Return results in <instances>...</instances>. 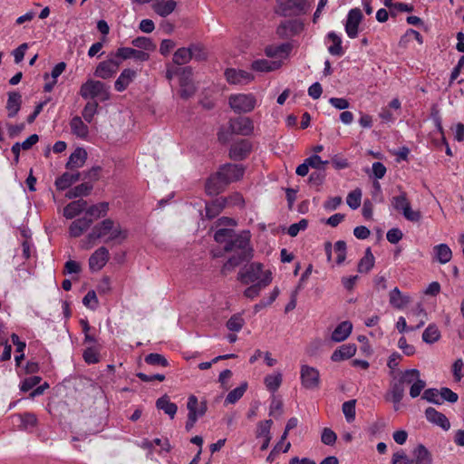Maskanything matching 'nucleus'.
I'll return each mask as SVG.
<instances>
[{
	"instance_id": "1",
	"label": "nucleus",
	"mask_w": 464,
	"mask_h": 464,
	"mask_svg": "<svg viewBox=\"0 0 464 464\" xmlns=\"http://www.w3.org/2000/svg\"><path fill=\"white\" fill-rule=\"evenodd\" d=\"M250 238L251 234L248 230H243L237 234L235 232L230 242L224 246L226 252H233L234 254L223 265L221 268L223 276L231 273L237 266L253 257L254 249L250 246Z\"/></svg>"
},
{
	"instance_id": "2",
	"label": "nucleus",
	"mask_w": 464,
	"mask_h": 464,
	"mask_svg": "<svg viewBox=\"0 0 464 464\" xmlns=\"http://www.w3.org/2000/svg\"><path fill=\"white\" fill-rule=\"evenodd\" d=\"M80 95L83 99L98 98L101 102H104L110 99L109 86L101 81L88 80L82 84Z\"/></svg>"
},
{
	"instance_id": "3",
	"label": "nucleus",
	"mask_w": 464,
	"mask_h": 464,
	"mask_svg": "<svg viewBox=\"0 0 464 464\" xmlns=\"http://www.w3.org/2000/svg\"><path fill=\"white\" fill-rule=\"evenodd\" d=\"M228 104L236 113H247L256 105V98L252 93H237L228 97Z\"/></svg>"
},
{
	"instance_id": "4",
	"label": "nucleus",
	"mask_w": 464,
	"mask_h": 464,
	"mask_svg": "<svg viewBox=\"0 0 464 464\" xmlns=\"http://www.w3.org/2000/svg\"><path fill=\"white\" fill-rule=\"evenodd\" d=\"M263 268L264 266L261 263H251L239 271L237 279L245 285L257 283L264 279L266 273L269 272L268 270L264 271Z\"/></svg>"
},
{
	"instance_id": "5",
	"label": "nucleus",
	"mask_w": 464,
	"mask_h": 464,
	"mask_svg": "<svg viewBox=\"0 0 464 464\" xmlns=\"http://www.w3.org/2000/svg\"><path fill=\"white\" fill-rule=\"evenodd\" d=\"M300 378L303 387L307 390H316L320 386V373L314 367L302 365Z\"/></svg>"
},
{
	"instance_id": "6",
	"label": "nucleus",
	"mask_w": 464,
	"mask_h": 464,
	"mask_svg": "<svg viewBox=\"0 0 464 464\" xmlns=\"http://www.w3.org/2000/svg\"><path fill=\"white\" fill-rule=\"evenodd\" d=\"M277 4L278 12L285 16L306 13L309 7L307 0H277Z\"/></svg>"
},
{
	"instance_id": "7",
	"label": "nucleus",
	"mask_w": 464,
	"mask_h": 464,
	"mask_svg": "<svg viewBox=\"0 0 464 464\" xmlns=\"http://www.w3.org/2000/svg\"><path fill=\"white\" fill-rule=\"evenodd\" d=\"M121 63V60H119V58L116 57V53H114L106 61L101 62L98 64L94 75L102 79H109L116 73Z\"/></svg>"
},
{
	"instance_id": "8",
	"label": "nucleus",
	"mask_w": 464,
	"mask_h": 464,
	"mask_svg": "<svg viewBox=\"0 0 464 464\" xmlns=\"http://www.w3.org/2000/svg\"><path fill=\"white\" fill-rule=\"evenodd\" d=\"M228 128L232 134L249 136L254 131V122L248 117L230 119Z\"/></svg>"
},
{
	"instance_id": "9",
	"label": "nucleus",
	"mask_w": 464,
	"mask_h": 464,
	"mask_svg": "<svg viewBox=\"0 0 464 464\" xmlns=\"http://www.w3.org/2000/svg\"><path fill=\"white\" fill-rule=\"evenodd\" d=\"M218 172L220 174L226 184L228 185L231 182H235L242 179L245 173V169L242 165L227 163L222 165Z\"/></svg>"
},
{
	"instance_id": "10",
	"label": "nucleus",
	"mask_w": 464,
	"mask_h": 464,
	"mask_svg": "<svg viewBox=\"0 0 464 464\" xmlns=\"http://www.w3.org/2000/svg\"><path fill=\"white\" fill-rule=\"evenodd\" d=\"M112 229V219L106 218L102 220V222L96 224L92 229V232L88 235L87 240L90 245L84 246L85 248H90L92 246V242L103 238L106 236H109L111 233V230Z\"/></svg>"
},
{
	"instance_id": "11",
	"label": "nucleus",
	"mask_w": 464,
	"mask_h": 464,
	"mask_svg": "<svg viewBox=\"0 0 464 464\" xmlns=\"http://www.w3.org/2000/svg\"><path fill=\"white\" fill-rule=\"evenodd\" d=\"M110 254L105 246L96 249L89 258V267L92 272L100 271L108 262Z\"/></svg>"
},
{
	"instance_id": "12",
	"label": "nucleus",
	"mask_w": 464,
	"mask_h": 464,
	"mask_svg": "<svg viewBox=\"0 0 464 464\" xmlns=\"http://www.w3.org/2000/svg\"><path fill=\"white\" fill-rule=\"evenodd\" d=\"M225 77L230 84H246L254 79L253 74L250 72L234 68L227 69L225 71Z\"/></svg>"
},
{
	"instance_id": "13",
	"label": "nucleus",
	"mask_w": 464,
	"mask_h": 464,
	"mask_svg": "<svg viewBox=\"0 0 464 464\" xmlns=\"http://www.w3.org/2000/svg\"><path fill=\"white\" fill-rule=\"evenodd\" d=\"M362 14L359 8L352 9L347 16L345 31L350 38H355L358 34V26L362 21Z\"/></svg>"
},
{
	"instance_id": "14",
	"label": "nucleus",
	"mask_w": 464,
	"mask_h": 464,
	"mask_svg": "<svg viewBox=\"0 0 464 464\" xmlns=\"http://www.w3.org/2000/svg\"><path fill=\"white\" fill-rule=\"evenodd\" d=\"M227 186L220 174L217 171L207 179L205 190L208 195H218L224 191Z\"/></svg>"
},
{
	"instance_id": "15",
	"label": "nucleus",
	"mask_w": 464,
	"mask_h": 464,
	"mask_svg": "<svg viewBox=\"0 0 464 464\" xmlns=\"http://www.w3.org/2000/svg\"><path fill=\"white\" fill-rule=\"evenodd\" d=\"M115 53L116 57H118L121 62L130 58L140 62L148 61L150 59V54L147 52L130 47H121Z\"/></svg>"
},
{
	"instance_id": "16",
	"label": "nucleus",
	"mask_w": 464,
	"mask_h": 464,
	"mask_svg": "<svg viewBox=\"0 0 464 464\" xmlns=\"http://www.w3.org/2000/svg\"><path fill=\"white\" fill-rule=\"evenodd\" d=\"M251 150V143L248 140H242L231 146L229 157L234 160H242L247 157Z\"/></svg>"
},
{
	"instance_id": "17",
	"label": "nucleus",
	"mask_w": 464,
	"mask_h": 464,
	"mask_svg": "<svg viewBox=\"0 0 464 464\" xmlns=\"http://www.w3.org/2000/svg\"><path fill=\"white\" fill-rule=\"evenodd\" d=\"M425 416L430 422L440 426L444 430H448L450 428V423L448 418L432 407L426 409Z\"/></svg>"
},
{
	"instance_id": "18",
	"label": "nucleus",
	"mask_w": 464,
	"mask_h": 464,
	"mask_svg": "<svg viewBox=\"0 0 464 464\" xmlns=\"http://www.w3.org/2000/svg\"><path fill=\"white\" fill-rule=\"evenodd\" d=\"M412 464H432L430 451L423 445L418 444L412 450Z\"/></svg>"
},
{
	"instance_id": "19",
	"label": "nucleus",
	"mask_w": 464,
	"mask_h": 464,
	"mask_svg": "<svg viewBox=\"0 0 464 464\" xmlns=\"http://www.w3.org/2000/svg\"><path fill=\"white\" fill-rule=\"evenodd\" d=\"M187 409L188 414L195 413V419L203 417L208 411V404L206 401H198L195 395H190L188 399Z\"/></svg>"
},
{
	"instance_id": "20",
	"label": "nucleus",
	"mask_w": 464,
	"mask_h": 464,
	"mask_svg": "<svg viewBox=\"0 0 464 464\" xmlns=\"http://www.w3.org/2000/svg\"><path fill=\"white\" fill-rule=\"evenodd\" d=\"M137 76V72L135 70L127 68L124 69L118 79L115 81L114 87L118 92L125 91L128 86L134 81Z\"/></svg>"
},
{
	"instance_id": "21",
	"label": "nucleus",
	"mask_w": 464,
	"mask_h": 464,
	"mask_svg": "<svg viewBox=\"0 0 464 464\" xmlns=\"http://www.w3.org/2000/svg\"><path fill=\"white\" fill-rule=\"evenodd\" d=\"M93 219L87 217L78 218L72 222L69 227V234L72 237H79L92 224Z\"/></svg>"
},
{
	"instance_id": "22",
	"label": "nucleus",
	"mask_w": 464,
	"mask_h": 464,
	"mask_svg": "<svg viewBox=\"0 0 464 464\" xmlns=\"http://www.w3.org/2000/svg\"><path fill=\"white\" fill-rule=\"evenodd\" d=\"M404 396V385L400 382H394L391 384L389 392L386 395L387 400H391L394 403V410H399V403Z\"/></svg>"
},
{
	"instance_id": "23",
	"label": "nucleus",
	"mask_w": 464,
	"mask_h": 464,
	"mask_svg": "<svg viewBox=\"0 0 464 464\" xmlns=\"http://www.w3.org/2000/svg\"><path fill=\"white\" fill-rule=\"evenodd\" d=\"M87 160V152L82 148H77L69 157L66 163L68 169H79L82 167Z\"/></svg>"
},
{
	"instance_id": "24",
	"label": "nucleus",
	"mask_w": 464,
	"mask_h": 464,
	"mask_svg": "<svg viewBox=\"0 0 464 464\" xmlns=\"http://www.w3.org/2000/svg\"><path fill=\"white\" fill-rule=\"evenodd\" d=\"M22 104V96L17 92H8V99L6 102L7 115L9 118H14L20 111Z\"/></svg>"
},
{
	"instance_id": "25",
	"label": "nucleus",
	"mask_w": 464,
	"mask_h": 464,
	"mask_svg": "<svg viewBox=\"0 0 464 464\" xmlns=\"http://www.w3.org/2000/svg\"><path fill=\"white\" fill-rule=\"evenodd\" d=\"M293 46L290 43H284L279 45H268L265 49V53L268 57H287Z\"/></svg>"
},
{
	"instance_id": "26",
	"label": "nucleus",
	"mask_w": 464,
	"mask_h": 464,
	"mask_svg": "<svg viewBox=\"0 0 464 464\" xmlns=\"http://www.w3.org/2000/svg\"><path fill=\"white\" fill-rule=\"evenodd\" d=\"M87 208V201L84 199H78L69 203L63 208V216L72 219L81 214Z\"/></svg>"
},
{
	"instance_id": "27",
	"label": "nucleus",
	"mask_w": 464,
	"mask_h": 464,
	"mask_svg": "<svg viewBox=\"0 0 464 464\" xmlns=\"http://www.w3.org/2000/svg\"><path fill=\"white\" fill-rule=\"evenodd\" d=\"M272 281L271 272H267L264 276V279L247 287L244 295L247 298H255L260 293V290L267 286Z\"/></svg>"
},
{
	"instance_id": "28",
	"label": "nucleus",
	"mask_w": 464,
	"mask_h": 464,
	"mask_svg": "<svg viewBox=\"0 0 464 464\" xmlns=\"http://www.w3.org/2000/svg\"><path fill=\"white\" fill-rule=\"evenodd\" d=\"M356 353L355 344H343L339 349L335 350L331 356L333 362H340L351 358Z\"/></svg>"
},
{
	"instance_id": "29",
	"label": "nucleus",
	"mask_w": 464,
	"mask_h": 464,
	"mask_svg": "<svg viewBox=\"0 0 464 464\" xmlns=\"http://www.w3.org/2000/svg\"><path fill=\"white\" fill-rule=\"evenodd\" d=\"M282 66L280 61H268L266 59L256 60L252 63L251 67L256 72H272Z\"/></svg>"
},
{
	"instance_id": "30",
	"label": "nucleus",
	"mask_w": 464,
	"mask_h": 464,
	"mask_svg": "<svg viewBox=\"0 0 464 464\" xmlns=\"http://www.w3.org/2000/svg\"><path fill=\"white\" fill-rule=\"evenodd\" d=\"M82 178V173H63L55 180V186L59 190H64Z\"/></svg>"
},
{
	"instance_id": "31",
	"label": "nucleus",
	"mask_w": 464,
	"mask_h": 464,
	"mask_svg": "<svg viewBox=\"0 0 464 464\" xmlns=\"http://www.w3.org/2000/svg\"><path fill=\"white\" fill-rule=\"evenodd\" d=\"M177 7V2L174 0H167L154 3L152 9L161 17L169 15Z\"/></svg>"
},
{
	"instance_id": "32",
	"label": "nucleus",
	"mask_w": 464,
	"mask_h": 464,
	"mask_svg": "<svg viewBox=\"0 0 464 464\" xmlns=\"http://www.w3.org/2000/svg\"><path fill=\"white\" fill-rule=\"evenodd\" d=\"M70 128L72 133L79 138H86L89 134V128L80 116H74L71 120Z\"/></svg>"
},
{
	"instance_id": "33",
	"label": "nucleus",
	"mask_w": 464,
	"mask_h": 464,
	"mask_svg": "<svg viewBox=\"0 0 464 464\" xmlns=\"http://www.w3.org/2000/svg\"><path fill=\"white\" fill-rule=\"evenodd\" d=\"M353 324L349 321L342 322L332 333V340L334 342L344 341L351 334Z\"/></svg>"
},
{
	"instance_id": "34",
	"label": "nucleus",
	"mask_w": 464,
	"mask_h": 464,
	"mask_svg": "<svg viewBox=\"0 0 464 464\" xmlns=\"http://www.w3.org/2000/svg\"><path fill=\"white\" fill-rule=\"evenodd\" d=\"M227 199L225 198H219L213 200L210 203L206 204V216L208 218L212 219L216 218L221 210L225 208Z\"/></svg>"
},
{
	"instance_id": "35",
	"label": "nucleus",
	"mask_w": 464,
	"mask_h": 464,
	"mask_svg": "<svg viewBox=\"0 0 464 464\" xmlns=\"http://www.w3.org/2000/svg\"><path fill=\"white\" fill-rule=\"evenodd\" d=\"M156 407L168 414L171 420L174 419L178 411V406L169 401L168 395L159 398L156 401Z\"/></svg>"
},
{
	"instance_id": "36",
	"label": "nucleus",
	"mask_w": 464,
	"mask_h": 464,
	"mask_svg": "<svg viewBox=\"0 0 464 464\" xmlns=\"http://www.w3.org/2000/svg\"><path fill=\"white\" fill-rule=\"evenodd\" d=\"M435 259L440 264H447L452 257V251L447 244H440L433 247Z\"/></svg>"
},
{
	"instance_id": "37",
	"label": "nucleus",
	"mask_w": 464,
	"mask_h": 464,
	"mask_svg": "<svg viewBox=\"0 0 464 464\" xmlns=\"http://www.w3.org/2000/svg\"><path fill=\"white\" fill-rule=\"evenodd\" d=\"M389 296L390 304L397 309L403 308L406 304L410 303L411 300L410 296L403 295L398 287L393 288L390 292Z\"/></svg>"
},
{
	"instance_id": "38",
	"label": "nucleus",
	"mask_w": 464,
	"mask_h": 464,
	"mask_svg": "<svg viewBox=\"0 0 464 464\" xmlns=\"http://www.w3.org/2000/svg\"><path fill=\"white\" fill-rule=\"evenodd\" d=\"M128 237V231L123 229L121 226L118 223H115L112 220V229L107 239L104 240L105 243H109L111 241H117L118 243H121Z\"/></svg>"
},
{
	"instance_id": "39",
	"label": "nucleus",
	"mask_w": 464,
	"mask_h": 464,
	"mask_svg": "<svg viewBox=\"0 0 464 464\" xmlns=\"http://www.w3.org/2000/svg\"><path fill=\"white\" fill-rule=\"evenodd\" d=\"M128 237V231L123 229L121 226L118 223H115L112 220V229L107 239L104 240L105 243H109L111 241H117L118 243H121Z\"/></svg>"
},
{
	"instance_id": "40",
	"label": "nucleus",
	"mask_w": 464,
	"mask_h": 464,
	"mask_svg": "<svg viewBox=\"0 0 464 464\" xmlns=\"http://www.w3.org/2000/svg\"><path fill=\"white\" fill-rule=\"evenodd\" d=\"M440 338V332L434 324H429L422 334V341L426 343H434Z\"/></svg>"
},
{
	"instance_id": "41",
	"label": "nucleus",
	"mask_w": 464,
	"mask_h": 464,
	"mask_svg": "<svg viewBox=\"0 0 464 464\" xmlns=\"http://www.w3.org/2000/svg\"><path fill=\"white\" fill-rule=\"evenodd\" d=\"M374 266V256L371 251V248H367L364 256L360 260L358 264L359 273H368Z\"/></svg>"
},
{
	"instance_id": "42",
	"label": "nucleus",
	"mask_w": 464,
	"mask_h": 464,
	"mask_svg": "<svg viewBox=\"0 0 464 464\" xmlns=\"http://www.w3.org/2000/svg\"><path fill=\"white\" fill-rule=\"evenodd\" d=\"M109 210V205L106 202H101L96 205H92L86 208V215L92 217L93 218H99L105 217Z\"/></svg>"
},
{
	"instance_id": "43",
	"label": "nucleus",
	"mask_w": 464,
	"mask_h": 464,
	"mask_svg": "<svg viewBox=\"0 0 464 464\" xmlns=\"http://www.w3.org/2000/svg\"><path fill=\"white\" fill-rule=\"evenodd\" d=\"M16 418L20 420L19 430H27L37 425L36 415L32 412H24L19 414Z\"/></svg>"
},
{
	"instance_id": "44",
	"label": "nucleus",
	"mask_w": 464,
	"mask_h": 464,
	"mask_svg": "<svg viewBox=\"0 0 464 464\" xmlns=\"http://www.w3.org/2000/svg\"><path fill=\"white\" fill-rule=\"evenodd\" d=\"M133 46L141 49V51L152 52L156 49V44L149 37L140 36L131 41Z\"/></svg>"
},
{
	"instance_id": "45",
	"label": "nucleus",
	"mask_w": 464,
	"mask_h": 464,
	"mask_svg": "<svg viewBox=\"0 0 464 464\" xmlns=\"http://www.w3.org/2000/svg\"><path fill=\"white\" fill-rule=\"evenodd\" d=\"M246 388H247V383L243 382L240 384V386L237 387L236 389L232 390L231 392H229L226 397L225 403H227V404L236 403L240 398H242L245 392L246 391Z\"/></svg>"
},
{
	"instance_id": "46",
	"label": "nucleus",
	"mask_w": 464,
	"mask_h": 464,
	"mask_svg": "<svg viewBox=\"0 0 464 464\" xmlns=\"http://www.w3.org/2000/svg\"><path fill=\"white\" fill-rule=\"evenodd\" d=\"M191 60V51L188 48H179L173 54V63L178 65L188 63Z\"/></svg>"
},
{
	"instance_id": "47",
	"label": "nucleus",
	"mask_w": 464,
	"mask_h": 464,
	"mask_svg": "<svg viewBox=\"0 0 464 464\" xmlns=\"http://www.w3.org/2000/svg\"><path fill=\"white\" fill-rule=\"evenodd\" d=\"M328 38L333 42V44L329 46L328 51L332 55L341 56L343 53L342 48V40L341 38L334 33L331 32L328 34Z\"/></svg>"
},
{
	"instance_id": "48",
	"label": "nucleus",
	"mask_w": 464,
	"mask_h": 464,
	"mask_svg": "<svg viewBox=\"0 0 464 464\" xmlns=\"http://www.w3.org/2000/svg\"><path fill=\"white\" fill-rule=\"evenodd\" d=\"M264 382L267 390L274 392L277 391L282 383V374L280 372H276L274 374L266 375L265 377Z\"/></svg>"
},
{
	"instance_id": "49",
	"label": "nucleus",
	"mask_w": 464,
	"mask_h": 464,
	"mask_svg": "<svg viewBox=\"0 0 464 464\" xmlns=\"http://www.w3.org/2000/svg\"><path fill=\"white\" fill-rule=\"evenodd\" d=\"M420 378V372L418 369H410L402 372L398 381H400L403 385L412 384Z\"/></svg>"
},
{
	"instance_id": "50",
	"label": "nucleus",
	"mask_w": 464,
	"mask_h": 464,
	"mask_svg": "<svg viewBox=\"0 0 464 464\" xmlns=\"http://www.w3.org/2000/svg\"><path fill=\"white\" fill-rule=\"evenodd\" d=\"M392 206L397 211H403L409 205H411L410 201L407 198V194L404 191H401L400 195L392 197Z\"/></svg>"
},
{
	"instance_id": "51",
	"label": "nucleus",
	"mask_w": 464,
	"mask_h": 464,
	"mask_svg": "<svg viewBox=\"0 0 464 464\" xmlns=\"http://www.w3.org/2000/svg\"><path fill=\"white\" fill-rule=\"evenodd\" d=\"M235 230L231 228H219L215 232L214 239L219 244H227L230 242L232 237H234Z\"/></svg>"
},
{
	"instance_id": "52",
	"label": "nucleus",
	"mask_w": 464,
	"mask_h": 464,
	"mask_svg": "<svg viewBox=\"0 0 464 464\" xmlns=\"http://www.w3.org/2000/svg\"><path fill=\"white\" fill-rule=\"evenodd\" d=\"M97 102H88L82 111L83 119L89 123L92 122L95 114L97 113Z\"/></svg>"
},
{
	"instance_id": "53",
	"label": "nucleus",
	"mask_w": 464,
	"mask_h": 464,
	"mask_svg": "<svg viewBox=\"0 0 464 464\" xmlns=\"http://www.w3.org/2000/svg\"><path fill=\"white\" fill-rule=\"evenodd\" d=\"M356 400H350L343 403L342 411L348 422H352L355 419Z\"/></svg>"
},
{
	"instance_id": "54",
	"label": "nucleus",
	"mask_w": 464,
	"mask_h": 464,
	"mask_svg": "<svg viewBox=\"0 0 464 464\" xmlns=\"http://www.w3.org/2000/svg\"><path fill=\"white\" fill-rule=\"evenodd\" d=\"M361 199L362 190L360 188H356L348 194L346 203L352 209H356L361 205Z\"/></svg>"
},
{
	"instance_id": "55",
	"label": "nucleus",
	"mask_w": 464,
	"mask_h": 464,
	"mask_svg": "<svg viewBox=\"0 0 464 464\" xmlns=\"http://www.w3.org/2000/svg\"><path fill=\"white\" fill-rule=\"evenodd\" d=\"M422 399L438 405L442 403V401L440 400V390L435 388L425 390L422 395Z\"/></svg>"
},
{
	"instance_id": "56",
	"label": "nucleus",
	"mask_w": 464,
	"mask_h": 464,
	"mask_svg": "<svg viewBox=\"0 0 464 464\" xmlns=\"http://www.w3.org/2000/svg\"><path fill=\"white\" fill-rule=\"evenodd\" d=\"M145 362L150 365L167 367L168 360L160 353H150L145 357Z\"/></svg>"
},
{
	"instance_id": "57",
	"label": "nucleus",
	"mask_w": 464,
	"mask_h": 464,
	"mask_svg": "<svg viewBox=\"0 0 464 464\" xmlns=\"http://www.w3.org/2000/svg\"><path fill=\"white\" fill-rule=\"evenodd\" d=\"M309 167L317 169L318 171H324L325 166L329 163L328 160H322L321 157L317 154L312 155L305 159Z\"/></svg>"
},
{
	"instance_id": "58",
	"label": "nucleus",
	"mask_w": 464,
	"mask_h": 464,
	"mask_svg": "<svg viewBox=\"0 0 464 464\" xmlns=\"http://www.w3.org/2000/svg\"><path fill=\"white\" fill-rule=\"evenodd\" d=\"M334 249L336 253V264H343L346 257V243L339 240L334 244Z\"/></svg>"
},
{
	"instance_id": "59",
	"label": "nucleus",
	"mask_w": 464,
	"mask_h": 464,
	"mask_svg": "<svg viewBox=\"0 0 464 464\" xmlns=\"http://www.w3.org/2000/svg\"><path fill=\"white\" fill-rule=\"evenodd\" d=\"M245 324L244 319L239 314H235L230 317V319L227 322V327L228 330L233 332H238L242 329Z\"/></svg>"
},
{
	"instance_id": "60",
	"label": "nucleus",
	"mask_w": 464,
	"mask_h": 464,
	"mask_svg": "<svg viewBox=\"0 0 464 464\" xmlns=\"http://www.w3.org/2000/svg\"><path fill=\"white\" fill-rule=\"evenodd\" d=\"M308 226V221L304 218L297 223L292 224L287 230L290 237H296L301 230H305Z\"/></svg>"
},
{
	"instance_id": "61",
	"label": "nucleus",
	"mask_w": 464,
	"mask_h": 464,
	"mask_svg": "<svg viewBox=\"0 0 464 464\" xmlns=\"http://www.w3.org/2000/svg\"><path fill=\"white\" fill-rule=\"evenodd\" d=\"M337 440V436L334 430L324 428L322 432L321 440L325 445H334Z\"/></svg>"
},
{
	"instance_id": "62",
	"label": "nucleus",
	"mask_w": 464,
	"mask_h": 464,
	"mask_svg": "<svg viewBox=\"0 0 464 464\" xmlns=\"http://www.w3.org/2000/svg\"><path fill=\"white\" fill-rule=\"evenodd\" d=\"M283 413V401L280 399L273 398L270 408H269V415L270 416H281Z\"/></svg>"
},
{
	"instance_id": "63",
	"label": "nucleus",
	"mask_w": 464,
	"mask_h": 464,
	"mask_svg": "<svg viewBox=\"0 0 464 464\" xmlns=\"http://www.w3.org/2000/svg\"><path fill=\"white\" fill-rule=\"evenodd\" d=\"M82 303L85 306L95 309L98 305V298L96 293L93 290L89 291L82 299Z\"/></svg>"
},
{
	"instance_id": "64",
	"label": "nucleus",
	"mask_w": 464,
	"mask_h": 464,
	"mask_svg": "<svg viewBox=\"0 0 464 464\" xmlns=\"http://www.w3.org/2000/svg\"><path fill=\"white\" fill-rule=\"evenodd\" d=\"M392 464H412V459H409L403 450H399L393 453Z\"/></svg>"
}]
</instances>
